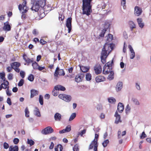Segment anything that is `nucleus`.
<instances>
[{"label": "nucleus", "instance_id": "1", "mask_svg": "<svg viewBox=\"0 0 151 151\" xmlns=\"http://www.w3.org/2000/svg\"><path fill=\"white\" fill-rule=\"evenodd\" d=\"M32 0L31 4H32L31 9L32 11L37 12L40 7L43 8L44 10L46 11V7L49 8L47 10H51V8L45 5V1L44 0H36L34 2Z\"/></svg>", "mask_w": 151, "mask_h": 151}, {"label": "nucleus", "instance_id": "2", "mask_svg": "<svg viewBox=\"0 0 151 151\" xmlns=\"http://www.w3.org/2000/svg\"><path fill=\"white\" fill-rule=\"evenodd\" d=\"M93 0H82L83 13L89 16L92 12L91 3Z\"/></svg>", "mask_w": 151, "mask_h": 151}, {"label": "nucleus", "instance_id": "3", "mask_svg": "<svg viewBox=\"0 0 151 151\" xmlns=\"http://www.w3.org/2000/svg\"><path fill=\"white\" fill-rule=\"evenodd\" d=\"M58 97L60 99L68 102L70 101L72 99L70 96L65 94H60Z\"/></svg>", "mask_w": 151, "mask_h": 151}, {"label": "nucleus", "instance_id": "4", "mask_svg": "<svg viewBox=\"0 0 151 151\" xmlns=\"http://www.w3.org/2000/svg\"><path fill=\"white\" fill-rule=\"evenodd\" d=\"M98 145L97 139L96 140V139H94L90 144L89 146V149H92L93 148L94 146V147L93 150L94 151H97Z\"/></svg>", "mask_w": 151, "mask_h": 151}, {"label": "nucleus", "instance_id": "5", "mask_svg": "<svg viewBox=\"0 0 151 151\" xmlns=\"http://www.w3.org/2000/svg\"><path fill=\"white\" fill-rule=\"evenodd\" d=\"M113 49V46L111 44L106 43L102 49L108 52V54H109Z\"/></svg>", "mask_w": 151, "mask_h": 151}, {"label": "nucleus", "instance_id": "6", "mask_svg": "<svg viewBox=\"0 0 151 151\" xmlns=\"http://www.w3.org/2000/svg\"><path fill=\"white\" fill-rule=\"evenodd\" d=\"M108 52L102 49L101 52V62L104 64L105 62L106 58H107L109 54H107Z\"/></svg>", "mask_w": 151, "mask_h": 151}, {"label": "nucleus", "instance_id": "7", "mask_svg": "<svg viewBox=\"0 0 151 151\" xmlns=\"http://www.w3.org/2000/svg\"><path fill=\"white\" fill-rule=\"evenodd\" d=\"M134 14L136 16H139L141 15L142 12L141 8L136 6L134 7Z\"/></svg>", "mask_w": 151, "mask_h": 151}, {"label": "nucleus", "instance_id": "8", "mask_svg": "<svg viewBox=\"0 0 151 151\" xmlns=\"http://www.w3.org/2000/svg\"><path fill=\"white\" fill-rule=\"evenodd\" d=\"M72 19L69 17L67 19L66 23V26L68 29V33H69L72 29L71 22Z\"/></svg>", "mask_w": 151, "mask_h": 151}, {"label": "nucleus", "instance_id": "9", "mask_svg": "<svg viewBox=\"0 0 151 151\" xmlns=\"http://www.w3.org/2000/svg\"><path fill=\"white\" fill-rule=\"evenodd\" d=\"M53 132V129L50 127H48L43 129L42 133V134H47L51 133Z\"/></svg>", "mask_w": 151, "mask_h": 151}, {"label": "nucleus", "instance_id": "10", "mask_svg": "<svg viewBox=\"0 0 151 151\" xmlns=\"http://www.w3.org/2000/svg\"><path fill=\"white\" fill-rule=\"evenodd\" d=\"M137 22L139 26L141 29L143 28L145 26V24L143 19L141 18H138L137 19Z\"/></svg>", "mask_w": 151, "mask_h": 151}, {"label": "nucleus", "instance_id": "11", "mask_svg": "<svg viewBox=\"0 0 151 151\" xmlns=\"http://www.w3.org/2000/svg\"><path fill=\"white\" fill-rule=\"evenodd\" d=\"M94 70L96 74L100 73L102 71V68L100 65L99 64L96 65L94 67Z\"/></svg>", "mask_w": 151, "mask_h": 151}, {"label": "nucleus", "instance_id": "12", "mask_svg": "<svg viewBox=\"0 0 151 151\" xmlns=\"http://www.w3.org/2000/svg\"><path fill=\"white\" fill-rule=\"evenodd\" d=\"M114 116L116 118L115 123L118 124L119 122H121V121L120 120V116L118 114L117 111L116 112Z\"/></svg>", "mask_w": 151, "mask_h": 151}, {"label": "nucleus", "instance_id": "13", "mask_svg": "<svg viewBox=\"0 0 151 151\" xmlns=\"http://www.w3.org/2000/svg\"><path fill=\"white\" fill-rule=\"evenodd\" d=\"M124 109V105L122 103L119 102L117 106V110L119 112L122 113Z\"/></svg>", "mask_w": 151, "mask_h": 151}, {"label": "nucleus", "instance_id": "14", "mask_svg": "<svg viewBox=\"0 0 151 151\" xmlns=\"http://www.w3.org/2000/svg\"><path fill=\"white\" fill-rule=\"evenodd\" d=\"M122 83L121 82H118L116 87V90L118 92L121 90L122 88Z\"/></svg>", "mask_w": 151, "mask_h": 151}, {"label": "nucleus", "instance_id": "15", "mask_svg": "<svg viewBox=\"0 0 151 151\" xmlns=\"http://www.w3.org/2000/svg\"><path fill=\"white\" fill-rule=\"evenodd\" d=\"M11 26L8 24V22L4 23V26L3 27V29L4 30L9 31L11 30Z\"/></svg>", "mask_w": 151, "mask_h": 151}, {"label": "nucleus", "instance_id": "16", "mask_svg": "<svg viewBox=\"0 0 151 151\" xmlns=\"http://www.w3.org/2000/svg\"><path fill=\"white\" fill-rule=\"evenodd\" d=\"M96 82H100L104 81L105 80V78L102 76H99L96 77L95 78Z\"/></svg>", "mask_w": 151, "mask_h": 151}, {"label": "nucleus", "instance_id": "17", "mask_svg": "<svg viewBox=\"0 0 151 151\" xmlns=\"http://www.w3.org/2000/svg\"><path fill=\"white\" fill-rule=\"evenodd\" d=\"M54 117L55 121H60L61 119V115L59 113H56L55 114Z\"/></svg>", "mask_w": 151, "mask_h": 151}, {"label": "nucleus", "instance_id": "18", "mask_svg": "<svg viewBox=\"0 0 151 151\" xmlns=\"http://www.w3.org/2000/svg\"><path fill=\"white\" fill-rule=\"evenodd\" d=\"M31 92V98H33L34 96L37 95L39 93L38 91L35 89H32L30 91Z\"/></svg>", "mask_w": 151, "mask_h": 151}, {"label": "nucleus", "instance_id": "19", "mask_svg": "<svg viewBox=\"0 0 151 151\" xmlns=\"http://www.w3.org/2000/svg\"><path fill=\"white\" fill-rule=\"evenodd\" d=\"M55 88L58 91H64L65 90V88L64 87L60 85L55 86Z\"/></svg>", "mask_w": 151, "mask_h": 151}, {"label": "nucleus", "instance_id": "20", "mask_svg": "<svg viewBox=\"0 0 151 151\" xmlns=\"http://www.w3.org/2000/svg\"><path fill=\"white\" fill-rule=\"evenodd\" d=\"M80 67L81 70L83 73H86L88 72L90 69V67L88 66H80Z\"/></svg>", "mask_w": 151, "mask_h": 151}, {"label": "nucleus", "instance_id": "21", "mask_svg": "<svg viewBox=\"0 0 151 151\" xmlns=\"http://www.w3.org/2000/svg\"><path fill=\"white\" fill-rule=\"evenodd\" d=\"M111 71L112 69L111 68L104 67L103 70V73L104 74H108Z\"/></svg>", "mask_w": 151, "mask_h": 151}, {"label": "nucleus", "instance_id": "22", "mask_svg": "<svg viewBox=\"0 0 151 151\" xmlns=\"http://www.w3.org/2000/svg\"><path fill=\"white\" fill-rule=\"evenodd\" d=\"M130 30L132 31L134 28H136V25L132 21H130L129 22Z\"/></svg>", "mask_w": 151, "mask_h": 151}, {"label": "nucleus", "instance_id": "23", "mask_svg": "<svg viewBox=\"0 0 151 151\" xmlns=\"http://www.w3.org/2000/svg\"><path fill=\"white\" fill-rule=\"evenodd\" d=\"M111 24V22L108 21H106L104 23V29L107 30L109 28Z\"/></svg>", "mask_w": 151, "mask_h": 151}, {"label": "nucleus", "instance_id": "24", "mask_svg": "<svg viewBox=\"0 0 151 151\" xmlns=\"http://www.w3.org/2000/svg\"><path fill=\"white\" fill-rule=\"evenodd\" d=\"M34 114L37 116L40 117L41 115L39 109L37 107H35L34 111Z\"/></svg>", "mask_w": 151, "mask_h": 151}, {"label": "nucleus", "instance_id": "25", "mask_svg": "<svg viewBox=\"0 0 151 151\" xmlns=\"http://www.w3.org/2000/svg\"><path fill=\"white\" fill-rule=\"evenodd\" d=\"M4 81V83H2L1 85L2 88L4 89H7L8 86H9V83L7 80H5Z\"/></svg>", "mask_w": 151, "mask_h": 151}, {"label": "nucleus", "instance_id": "26", "mask_svg": "<svg viewBox=\"0 0 151 151\" xmlns=\"http://www.w3.org/2000/svg\"><path fill=\"white\" fill-rule=\"evenodd\" d=\"M63 148V146L60 144L58 145L55 148V151H62Z\"/></svg>", "mask_w": 151, "mask_h": 151}, {"label": "nucleus", "instance_id": "27", "mask_svg": "<svg viewBox=\"0 0 151 151\" xmlns=\"http://www.w3.org/2000/svg\"><path fill=\"white\" fill-rule=\"evenodd\" d=\"M25 61L27 63V65H29L30 63H33L34 62V59L33 58H32L31 59L29 58H27L26 59L24 57H23Z\"/></svg>", "mask_w": 151, "mask_h": 151}, {"label": "nucleus", "instance_id": "28", "mask_svg": "<svg viewBox=\"0 0 151 151\" xmlns=\"http://www.w3.org/2000/svg\"><path fill=\"white\" fill-rule=\"evenodd\" d=\"M11 65L12 68L15 67L18 68L20 66V64L17 62H14L11 64Z\"/></svg>", "mask_w": 151, "mask_h": 151}, {"label": "nucleus", "instance_id": "29", "mask_svg": "<svg viewBox=\"0 0 151 151\" xmlns=\"http://www.w3.org/2000/svg\"><path fill=\"white\" fill-rule=\"evenodd\" d=\"M109 73H110V74L108 76V79L110 81L114 79V73L113 71L112 70Z\"/></svg>", "mask_w": 151, "mask_h": 151}, {"label": "nucleus", "instance_id": "30", "mask_svg": "<svg viewBox=\"0 0 151 151\" xmlns=\"http://www.w3.org/2000/svg\"><path fill=\"white\" fill-rule=\"evenodd\" d=\"M82 77L80 75H77L76 76L75 78V81L77 82H79L82 80Z\"/></svg>", "mask_w": 151, "mask_h": 151}, {"label": "nucleus", "instance_id": "31", "mask_svg": "<svg viewBox=\"0 0 151 151\" xmlns=\"http://www.w3.org/2000/svg\"><path fill=\"white\" fill-rule=\"evenodd\" d=\"M131 100L135 105H139L140 104L138 100L135 98H132Z\"/></svg>", "mask_w": 151, "mask_h": 151}, {"label": "nucleus", "instance_id": "32", "mask_svg": "<svg viewBox=\"0 0 151 151\" xmlns=\"http://www.w3.org/2000/svg\"><path fill=\"white\" fill-rule=\"evenodd\" d=\"M108 100L109 103L113 104H114L115 103L116 100L113 97H111L108 98Z\"/></svg>", "mask_w": 151, "mask_h": 151}, {"label": "nucleus", "instance_id": "33", "mask_svg": "<svg viewBox=\"0 0 151 151\" xmlns=\"http://www.w3.org/2000/svg\"><path fill=\"white\" fill-rule=\"evenodd\" d=\"M27 2L26 1H24L22 4H20L18 6V8L19 10L20 11H22V6H26V4Z\"/></svg>", "mask_w": 151, "mask_h": 151}, {"label": "nucleus", "instance_id": "34", "mask_svg": "<svg viewBox=\"0 0 151 151\" xmlns=\"http://www.w3.org/2000/svg\"><path fill=\"white\" fill-rule=\"evenodd\" d=\"M113 63V60H112L111 62H108L106 63V65L105 66V67H106L107 68H110L112 69L111 66Z\"/></svg>", "mask_w": 151, "mask_h": 151}, {"label": "nucleus", "instance_id": "35", "mask_svg": "<svg viewBox=\"0 0 151 151\" xmlns=\"http://www.w3.org/2000/svg\"><path fill=\"white\" fill-rule=\"evenodd\" d=\"M32 66L34 69L36 70L37 69L39 65L36 61H34L32 64Z\"/></svg>", "mask_w": 151, "mask_h": 151}, {"label": "nucleus", "instance_id": "36", "mask_svg": "<svg viewBox=\"0 0 151 151\" xmlns=\"http://www.w3.org/2000/svg\"><path fill=\"white\" fill-rule=\"evenodd\" d=\"M107 37V41L110 42L113 39V37L112 35L109 34L108 35Z\"/></svg>", "mask_w": 151, "mask_h": 151}, {"label": "nucleus", "instance_id": "37", "mask_svg": "<svg viewBox=\"0 0 151 151\" xmlns=\"http://www.w3.org/2000/svg\"><path fill=\"white\" fill-rule=\"evenodd\" d=\"M76 116V114L75 113H73L70 115L69 120L71 121L73 120Z\"/></svg>", "mask_w": 151, "mask_h": 151}, {"label": "nucleus", "instance_id": "38", "mask_svg": "<svg viewBox=\"0 0 151 151\" xmlns=\"http://www.w3.org/2000/svg\"><path fill=\"white\" fill-rule=\"evenodd\" d=\"M39 103L41 105L43 104V97L41 95H40L39 97Z\"/></svg>", "mask_w": 151, "mask_h": 151}, {"label": "nucleus", "instance_id": "39", "mask_svg": "<svg viewBox=\"0 0 151 151\" xmlns=\"http://www.w3.org/2000/svg\"><path fill=\"white\" fill-rule=\"evenodd\" d=\"M91 74L89 73H87L86 75V78L87 81H89L91 79Z\"/></svg>", "mask_w": 151, "mask_h": 151}, {"label": "nucleus", "instance_id": "40", "mask_svg": "<svg viewBox=\"0 0 151 151\" xmlns=\"http://www.w3.org/2000/svg\"><path fill=\"white\" fill-rule=\"evenodd\" d=\"M34 79V76L33 75L30 74L28 78V79L30 81H33Z\"/></svg>", "mask_w": 151, "mask_h": 151}, {"label": "nucleus", "instance_id": "41", "mask_svg": "<svg viewBox=\"0 0 151 151\" xmlns=\"http://www.w3.org/2000/svg\"><path fill=\"white\" fill-rule=\"evenodd\" d=\"M109 141L108 139L105 140L102 143V144L104 147H105L107 146V144L109 143Z\"/></svg>", "mask_w": 151, "mask_h": 151}, {"label": "nucleus", "instance_id": "42", "mask_svg": "<svg viewBox=\"0 0 151 151\" xmlns=\"http://www.w3.org/2000/svg\"><path fill=\"white\" fill-rule=\"evenodd\" d=\"M29 111L28 109V108L27 107L25 108V116L26 117H29Z\"/></svg>", "mask_w": 151, "mask_h": 151}, {"label": "nucleus", "instance_id": "43", "mask_svg": "<svg viewBox=\"0 0 151 151\" xmlns=\"http://www.w3.org/2000/svg\"><path fill=\"white\" fill-rule=\"evenodd\" d=\"M5 76V73L4 72L0 73V78L2 80H3V81L6 80Z\"/></svg>", "mask_w": 151, "mask_h": 151}, {"label": "nucleus", "instance_id": "44", "mask_svg": "<svg viewBox=\"0 0 151 151\" xmlns=\"http://www.w3.org/2000/svg\"><path fill=\"white\" fill-rule=\"evenodd\" d=\"M107 30L106 29H103L102 30L101 32L99 35V36L101 37H103L104 36V34Z\"/></svg>", "mask_w": 151, "mask_h": 151}, {"label": "nucleus", "instance_id": "45", "mask_svg": "<svg viewBox=\"0 0 151 151\" xmlns=\"http://www.w3.org/2000/svg\"><path fill=\"white\" fill-rule=\"evenodd\" d=\"M58 75H59L61 76H63L65 75V73L63 69L60 70L58 72Z\"/></svg>", "mask_w": 151, "mask_h": 151}, {"label": "nucleus", "instance_id": "46", "mask_svg": "<svg viewBox=\"0 0 151 151\" xmlns=\"http://www.w3.org/2000/svg\"><path fill=\"white\" fill-rule=\"evenodd\" d=\"M27 142L28 144H29L30 146H32L34 145V142L32 140V139H27Z\"/></svg>", "mask_w": 151, "mask_h": 151}, {"label": "nucleus", "instance_id": "47", "mask_svg": "<svg viewBox=\"0 0 151 151\" xmlns=\"http://www.w3.org/2000/svg\"><path fill=\"white\" fill-rule=\"evenodd\" d=\"M57 91V89H55L54 87L52 91V94L53 96H56L58 95V92Z\"/></svg>", "mask_w": 151, "mask_h": 151}, {"label": "nucleus", "instance_id": "48", "mask_svg": "<svg viewBox=\"0 0 151 151\" xmlns=\"http://www.w3.org/2000/svg\"><path fill=\"white\" fill-rule=\"evenodd\" d=\"M9 147H12V150L14 151H18L19 150V148L18 146L15 145L14 147L12 146H10Z\"/></svg>", "mask_w": 151, "mask_h": 151}, {"label": "nucleus", "instance_id": "49", "mask_svg": "<svg viewBox=\"0 0 151 151\" xmlns=\"http://www.w3.org/2000/svg\"><path fill=\"white\" fill-rule=\"evenodd\" d=\"M131 109V108L130 106H129V104H127L126 106V109H125V111L126 112L127 114L128 113H129Z\"/></svg>", "mask_w": 151, "mask_h": 151}, {"label": "nucleus", "instance_id": "50", "mask_svg": "<svg viewBox=\"0 0 151 151\" xmlns=\"http://www.w3.org/2000/svg\"><path fill=\"white\" fill-rule=\"evenodd\" d=\"M126 0H121V5L123 6L124 9H125L126 6L125 4H126Z\"/></svg>", "mask_w": 151, "mask_h": 151}, {"label": "nucleus", "instance_id": "51", "mask_svg": "<svg viewBox=\"0 0 151 151\" xmlns=\"http://www.w3.org/2000/svg\"><path fill=\"white\" fill-rule=\"evenodd\" d=\"M65 129L66 132H69L71 130V126L70 125H68Z\"/></svg>", "mask_w": 151, "mask_h": 151}, {"label": "nucleus", "instance_id": "52", "mask_svg": "<svg viewBox=\"0 0 151 151\" xmlns=\"http://www.w3.org/2000/svg\"><path fill=\"white\" fill-rule=\"evenodd\" d=\"M24 83V80L23 79H21L18 83V86H22Z\"/></svg>", "mask_w": 151, "mask_h": 151}, {"label": "nucleus", "instance_id": "53", "mask_svg": "<svg viewBox=\"0 0 151 151\" xmlns=\"http://www.w3.org/2000/svg\"><path fill=\"white\" fill-rule=\"evenodd\" d=\"M60 70L59 69V68L58 67H57L56 69L55 70V73H54V76L55 77H57L58 76V71Z\"/></svg>", "mask_w": 151, "mask_h": 151}, {"label": "nucleus", "instance_id": "54", "mask_svg": "<svg viewBox=\"0 0 151 151\" xmlns=\"http://www.w3.org/2000/svg\"><path fill=\"white\" fill-rule=\"evenodd\" d=\"M147 135L145 134L144 132H143L141 134V135L140 136V138L141 139H143L144 138L146 137Z\"/></svg>", "mask_w": 151, "mask_h": 151}, {"label": "nucleus", "instance_id": "55", "mask_svg": "<svg viewBox=\"0 0 151 151\" xmlns=\"http://www.w3.org/2000/svg\"><path fill=\"white\" fill-rule=\"evenodd\" d=\"M28 9L26 6H22V10H23V11L22 12L24 13H26L27 12Z\"/></svg>", "mask_w": 151, "mask_h": 151}, {"label": "nucleus", "instance_id": "56", "mask_svg": "<svg viewBox=\"0 0 151 151\" xmlns=\"http://www.w3.org/2000/svg\"><path fill=\"white\" fill-rule=\"evenodd\" d=\"M86 129H84L81 131V132H79V134H80L81 137H83V135L85 134L86 132Z\"/></svg>", "mask_w": 151, "mask_h": 151}, {"label": "nucleus", "instance_id": "57", "mask_svg": "<svg viewBox=\"0 0 151 151\" xmlns=\"http://www.w3.org/2000/svg\"><path fill=\"white\" fill-rule=\"evenodd\" d=\"M73 151H78L79 150L78 145H75L73 147Z\"/></svg>", "mask_w": 151, "mask_h": 151}, {"label": "nucleus", "instance_id": "58", "mask_svg": "<svg viewBox=\"0 0 151 151\" xmlns=\"http://www.w3.org/2000/svg\"><path fill=\"white\" fill-rule=\"evenodd\" d=\"M6 94L9 96H10L11 95V93H10V92L9 91V86H8V87L7 88V89H6Z\"/></svg>", "mask_w": 151, "mask_h": 151}, {"label": "nucleus", "instance_id": "59", "mask_svg": "<svg viewBox=\"0 0 151 151\" xmlns=\"http://www.w3.org/2000/svg\"><path fill=\"white\" fill-rule=\"evenodd\" d=\"M20 74L22 78H24L25 77V72L23 71H21L20 73Z\"/></svg>", "mask_w": 151, "mask_h": 151}, {"label": "nucleus", "instance_id": "60", "mask_svg": "<svg viewBox=\"0 0 151 151\" xmlns=\"http://www.w3.org/2000/svg\"><path fill=\"white\" fill-rule=\"evenodd\" d=\"M4 148L5 149H7L9 147V144L6 142H4L3 144Z\"/></svg>", "mask_w": 151, "mask_h": 151}, {"label": "nucleus", "instance_id": "61", "mask_svg": "<svg viewBox=\"0 0 151 151\" xmlns=\"http://www.w3.org/2000/svg\"><path fill=\"white\" fill-rule=\"evenodd\" d=\"M13 75L12 73L9 74L8 76V78L9 80H11L13 79Z\"/></svg>", "mask_w": 151, "mask_h": 151}, {"label": "nucleus", "instance_id": "62", "mask_svg": "<svg viewBox=\"0 0 151 151\" xmlns=\"http://www.w3.org/2000/svg\"><path fill=\"white\" fill-rule=\"evenodd\" d=\"M32 34L35 35H36L38 34V32L37 29H34L33 30Z\"/></svg>", "mask_w": 151, "mask_h": 151}, {"label": "nucleus", "instance_id": "63", "mask_svg": "<svg viewBox=\"0 0 151 151\" xmlns=\"http://www.w3.org/2000/svg\"><path fill=\"white\" fill-rule=\"evenodd\" d=\"M128 48L129 49V50L131 52V53L134 52V50L133 49L132 47L130 45H129L128 46Z\"/></svg>", "mask_w": 151, "mask_h": 151}, {"label": "nucleus", "instance_id": "64", "mask_svg": "<svg viewBox=\"0 0 151 151\" xmlns=\"http://www.w3.org/2000/svg\"><path fill=\"white\" fill-rule=\"evenodd\" d=\"M19 142V140L17 138H15L13 140V142L15 144H17Z\"/></svg>", "mask_w": 151, "mask_h": 151}]
</instances>
